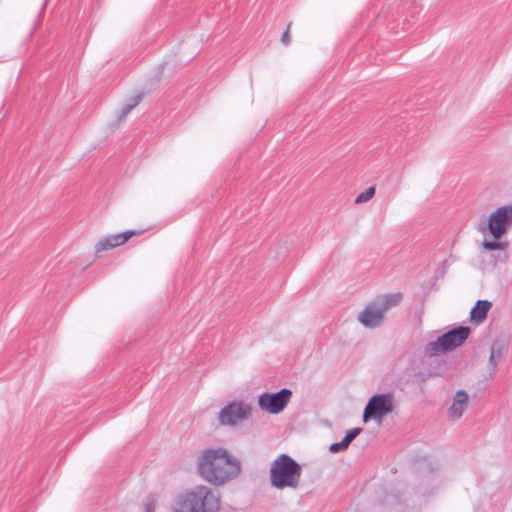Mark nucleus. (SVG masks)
Segmentation results:
<instances>
[{"instance_id":"nucleus-12","label":"nucleus","mask_w":512,"mask_h":512,"mask_svg":"<svg viewBox=\"0 0 512 512\" xmlns=\"http://www.w3.org/2000/svg\"><path fill=\"white\" fill-rule=\"evenodd\" d=\"M492 307V303L488 300H478L475 306L470 311V319L472 322L480 324L486 317L487 313Z\"/></svg>"},{"instance_id":"nucleus-9","label":"nucleus","mask_w":512,"mask_h":512,"mask_svg":"<svg viewBox=\"0 0 512 512\" xmlns=\"http://www.w3.org/2000/svg\"><path fill=\"white\" fill-rule=\"evenodd\" d=\"M470 333V328L466 326H460L454 328L443 335L439 336L440 340L447 351H451L464 343V341L468 338Z\"/></svg>"},{"instance_id":"nucleus-7","label":"nucleus","mask_w":512,"mask_h":512,"mask_svg":"<svg viewBox=\"0 0 512 512\" xmlns=\"http://www.w3.org/2000/svg\"><path fill=\"white\" fill-rule=\"evenodd\" d=\"M251 416L250 405L243 402H231L219 412L218 420L222 425L235 426Z\"/></svg>"},{"instance_id":"nucleus-16","label":"nucleus","mask_w":512,"mask_h":512,"mask_svg":"<svg viewBox=\"0 0 512 512\" xmlns=\"http://www.w3.org/2000/svg\"><path fill=\"white\" fill-rule=\"evenodd\" d=\"M502 353L499 347L493 345L490 350L489 356V370L490 376L494 375L499 359L501 358Z\"/></svg>"},{"instance_id":"nucleus-6","label":"nucleus","mask_w":512,"mask_h":512,"mask_svg":"<svg viewBox=\"0 0 512 512\" xmlns=\"http://www.w3.org/2000/svg\"><path fill=\"white\" fill-rule=\"evenodd\" d=\"M393 410V397L390 394L373 395L363 413V420L367 422L369 419L381 421L382 418Z\"/></svg>"},{"instance_id":"nucleus-18","label":"nucleus","mask_w":512,"mask_h":512,"mask_svg":"<svg viewBox=\"0 0 512 512\" xmlns=\"http://www.w3.org/2000/svg\"><path fill=\"white\" fill-rule=\"evenodd\" d=\"M351 442L352 440L345 435L342 441L331 444L329 447V451L331 453H338L340 451H343L348 448Z\"/></svg>"},{"instance_id":"nucleus-8","label":"nucleus","mask_w":512,"mask_h":512,"mask_svg":"<svg viewBox=\"0 0 512 512\" xmlns=\"http://www.w3.org/2000/svg\"><path fill=\"white\" fill-rule=\"evenodd\" d=\"M359 323L368 329L380 327L385 320V313L379 304L374 300L363 308L357 316Z\"/></svg>"},{"instance_id":"nucleus-15","label":"nucleus","mask_w":512,"mask_h":512,"mask_svg":"<svg viewBox=\"0 0 512 512\" xmlns=\"http://www.w3.org/2000/svg\"><path fill=\"white\" fill-rule=\"evenodd\" d=\"M142 100L141 94L134 95L120 110L118 119L123 120Z\"/></svg>"},{"instance_id":"nucleus-17","label":"nucleus","mask_w":512,"mask_h":512,"mask_svg":"<svg viewBox=\"0 0 512 512\" xmlns=\"http://www.w3.org/2000/svg\"><path fill=\"white\" fill-rule=\"evenodd\" d=\"M483 249L487 251H493V250H506L508 247V242L506 241H499V239H494L492 241L484 240L482 243Z\"/></svg>"},{"instance_id":"nucleus-14","label":"nucleus","mask_w":512,"mask_h":512,"mask_svg":"<svg viewBox=\"0 0 512 512\" xmlns=\"http://www.w3.org/2000/svg\"><path fill=\"white\" fill-rule=\"evenodd\" d=\"M424 352L425 355L433 357L445 353L446 350L440 340V337H438L436 340L431 341L425 345Z\"/></svg>"},{"instance_id":"nucleus-4","label":"nucleus","mask_w":512,"mask_h":512,"mask_svg":"<svg viewBox=\"0 0 512 512\" xmlns=\"http://www.w3.org/2000/svg\"><path fill=\"white\" fill-rule=\"evenodd\" d=\"M291 397L292 391L288 388L274 393L264 392L258 397V405L264 412L278 414L286 408Z\"/></svg>"},{"instance_id":"nucleus-13","label":"nucleus","mask_w":512,"mask_h":512,"mask_svg":"<svg viewBox=\"0 0 512 512\" xmlns=\"http://www.w3.org/2000/svg\"><path fill=\"white\" fill-rule=\"evenodd\" d=\"M402 298L401 293H394L376 298L375 301L379 304L383 312L386 313L391 307L397 306L401 302Z\"/></svg>"},{"instance_id":"nucleus-19","label":"nucleus","mask_w":512,"mask_h":512,"mask_svg":"<svg viewBox=\"0 0 512 512\" xmlns=\"http://www.w3.org/2000/svg\"><path fill=\"white\" fill-rule=\"evenodd\" d=\"M351 442L352 440L345 435L342 441L331 444L329 447V451L331 453H338L340 451H343L348 448Z\"/></svg>"},{"instance_id":"nucleus-2","label":"nucleus","mask_w":512,"mask_h":512,"mask_svg":"<svg viewBox=\"0 0 512 512\" xmlns=\"http://www.w3.org/2000/svg\"><path fill=\"white\" fill-rule=\"evenodd\" d=\"M220 496L204 485H197L177 497L173 512H219Z\"/></svg>"},{"instance_id":"nucleus-3","label":"nucleus","mask_w":512,"mask_h":512,"mask_svg":"<svg viewBox=\"0 0 512 512\" xmlns=\"http://www.w3.org/2000/svg\"><path fill=\"white\" fill-rule=\"evenodd\" d=\"M302 475L301 465L287 454L279 455L271 463L269 479L272 487L297 489Z\"/></svg>"},{"instance_id":"nucleus-5","label":"nucleus","mask_w":512,"mask_h":512,"mask_svg":"<svg viewBox=\"0 0 512 512\" xmlns=\"http://www.w3.org/2000/svg\"><path fill=\"white\" fill-rule=\"evenodd\" d=\"M512 227V206L506 205L493 211L487 223V229L494 239H500Z\"/></svg>"},{"instance_id":"nucleus-1","label":"nucleus","mask_w":512,"mask_h":512,"mask_svg":"<svg viewBox=\"0 0 512 512\" xmlns=\"http://www.w3.org/2000/svg\"><path fill=\"white\" fill-rule=\"evenodd\" d=\"M198 472L210 484L221 486L240 474L241 464L225 449H208L199 458Z\"/></svg>"},{"instance_id":"nucleus-10","label":"nucleus","mask_w":512,"mask_h":512,"mask_svg":"<svg viewBox=\"0 0 512 512\" xmlns=\"http://www.w3.org/2000/svg\"><path fill=\"white\" fill-rule=\"evenodd\" d=\"M136 234L137 233L135 231L128 230L123 233L107 236L99 240V242L95 246V252L96 254H99L102 251H106L109 249H113L117 246H120L127 242L132 236Z\"/></svg>"},{"instance_id":"nucleus-23","label":"nucleus","mask_w":512,"mask_h":512,"mask_svg":"<svg viewBox=\"0 0 512 512\" xmlns=\"http://www.w3.org/2000/svg\"><path fill=\"white\" fill-rule=\"evenodd\" d=\"M361 428H354L346 433V436H348L349 439L352 441L361 433Z\"/></svg>"},{"instance_id":"nucleus-21","label":"nucleus","mask_w":512,"mask_h":512,"mask_svg":"<svg viewBox=\"0 0 512 512\" xmlns=\"http://www.w3.org/2000/svg\"><path fill=\"white\" fill-rule=\"evenodd\" d=\"M156 503L155 500L150 498L144 504V512H155Z\"/></svg>"},{"instance_id":"nucleus-20","label":"nucleus","mask_w":512,"mask_h":512,"mask_svg":"<svg viewBox=\"0 0 512 512\" xmlns=\"http://www.w3.org/2000/svg\"><path fill=\"white\" fill-rule=\"evenodd\" d=\"M375 194V188L373 186L368 187L364 192L360 193L356 199L355 203L361 204L369 201Z\"/></svg>"},{"instance_id":"nucleus-11","label":"nucleus","mask_w":512,"mask_h":512,"mask_svg":"<svg viewBox=\"0 0 512 512\" xmlns=\"http://www.w3.org/2000/svg\"><path fill=\"white\" fill-rule=\"evenodd\" d=\"M468 405V394L464 390L456 392L452 405L449 408V416L459 419Z\"/></svg>"},{"instance_id":"nucleus-22","label":"nucleus","mask_w":512,"mask_h":512,"mask_svg":"<svg viewBox=\"0 0 512 512\" xmlns=\"http://www.w3.org/2000/svg\"><path fill=\"white\" fill-rule=\"evenodd\" d=\"M290 28H291V23H289L287 25L286 30L283 32V34L281 36V42L284 45H288L290 43Z\"/></svg>"}]
</instances>
